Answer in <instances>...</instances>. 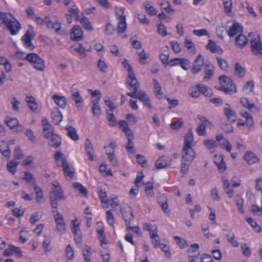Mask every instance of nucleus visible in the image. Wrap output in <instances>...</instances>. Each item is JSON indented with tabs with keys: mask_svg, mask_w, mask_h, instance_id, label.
<instances>
[{
	"mask_svg": "<svg viewBox=\"0 0 262 262\" xmlns=\"http://www.w3.org/2000/svg\"><path fill=\"white\" fill-rule=\"evenodd\" d=\"M77 21H79L80 24L82 25L83 27L89 31H92L93 27L91 24L89 20L84 16L80 17Z\"/></svg>",
	"mask_w": 262,
	"mask_h": 262,
	"instance_id": "40",
	"label": "nucleus"
},
{
	"mask_svg": "<svg viewBox=\"0 0 262 262\" xmlns=\"http://www.w3.org/2000/svg\"><path fill=\"white\" fill-rule=\"evenodd\" d=\"M225 13L230 15L232 12V1L222 0Z\"/></svg>",
	"mask_w": 262,
	"mask_h": 262,
	"instance_id": "47",
	"label": "nucleus"
},
{
	"mask_svg": "<svg viewBox=\"0 0 262 262\" xmlns=\"http://www.w3.org/2000/svg\"><path fill=\"white\" fill-rule=\"evenodd\" d=\"M195 143L193 140V136L192 132L189 130L184 136V146L186 147H192L195 146Z\"/></svg>",
	"mask_w": 262,
	"mask_h": 262,
	"instance_id": "28",
	"label": "nucleus"
},
{
	"mask_svg": "<svg viewBox=\"0 0 262 262\" xmlns=\"http://www.w3.org/2000/svg\"><path fill=\"white\" fill-rule=\"evenodd\" d=\"M224 234L228 242L233 246L236 247L238 246V243L235 239L234 234L232 231L228 230H225Z\"/></svg>",
	"mask_w": 262,
	"mask_h": 262,
	"instance_id": "32",
	"label": "nucleus"
},
{
	"mask_svg": "<svg viewBox=\"0 0 262 262\" xmlns=\"http://www.w3.org/2000/svg\"><path fill=\"white\" fill-rule=\"evenodd\" d=\"M0 22L6 25L12 35L18 34L21 29L20 23L9 14L0 12Z\"/></svg>",
	"mask_w": 262,
	"mask_h": 262,
	"instance_id": "1",
	"label": "nucleus"
},
{
	"mask_svg": "<svg viewBox=\"0 0 262 262\" xmlns=\"http://www.w3.org/2000/svg\"><path fill=\"white\" fill-rule=\"evenodd\" d=\"M153 84L154 86V93L157 98L160 99H162L163 96V93L161 91V87L156 79H153Z\"/></svg>",
	"mask_w": 262,
	"mask_h": 262,
	"instance_id": "41",
	"label": "nucleus"
},
{
	"mask_svg": "<svg viewBox=\"0 0 262 262\" xmlns=\"http://www.w3.org/2000/svg\"><path fill=\"white\" fill-rule=\"evenodd\" d=\"M199 249V246L198 244H192L188 250V254L195 255V257H198L200 254Z\"/></svg>",
	"mask_w": 262,
	"mask_h": 262,
	"instance_id": "54",
	"label": "nucleus"
},
{
	"mask_svg": "<svg viewBox=\"0 0 262 262\" xmlns=\"http://www.w3.org/2000/svg\"><path fill=\"white\" fill-rule=\"evenodd\" d=\"M216 140L219 143L220 145L227 151L230 152L232 150V146L229 142L221 134L217 135Z\"/></svg>",
	"mask_w": 262,
	"mask_h": 262,
	"instance_id": "24",
	"label": "nucleus"
},
{
	"mask_svg": "<svg viewBox=\"0 0 262 262\" xmlns=\"http://www.w3.org/2000/svg\"><path fill=\"white\" fill-rule=\"evenodd\" d=\"M204 64V58L202 55L199 54L194 60L191 71L193 74H196L200 72L202 69Z\"/></svg>",
	"mask_w": 262,
	"mask_h": 262,
	"instance_id": "20",
	"label": "nucleus"
},
{
	"mask_svg": "<svg viewBox=\"0 0 262 262\" xmlns=\"http://www.w3.org/2000/svg\"><path fill=\"white\" fill-rule=\"evenodd\" d=\"M91 251V247L88 245L85 246L82 249V254L85 262H91V258L90 253Z\"/></svg>",
	"mask_w": 262,
	"mask_h": 262,
	"instance_id": "49",
	"label": "nucleus"
},
{
	"mask_svg": "<svg viewBox=\"0 0 262 262\" xmlns=\"http://www.w3.org/2000/svg\"><path fill=\"white\" fill-rule=\"evenodd\" d=\"M213 162L221 172H224L226 169V164L224 161V157L222 155H214Z\"/></svg>",
	"mask_w": 262,
	"mask_h": 262,
	"instance_id": "21",
	"label": "nucleus"
},
{
	"mask_svg": "<svg viewBox=\"0 0 262 262\" xmlns=\"http://www.w3.org/2000/svg\"><path fill=\"white\" fill-rule=\"evenodd\" d=\"M73 186L74 188L76 190L78 191L80 194L84 196H86L87 195V190L81 184L75 182L73 184Z\"/></svg>",
	"mask_w": 262,
	"mask_h": 262,
	"instance_id": "48",
	"label": "nucleus"
},
{
	"mask_svg": "<svg viewBox=\"0 0 262 262\" xmlns=\"http://www.w3.org/2000/svg\"><path fill=\"white\" fill-rule=\"evenodd\" d=\"M19 162L15 160H10L7 162V169L12 174L14 175L16 171Z\"/></svg>",
	"mask_w": 262,
	"mask_h": 262,
	"instance_id": "43",
	"label": "nucleus"
},
{
	"mask_svg": "<svg viewBox=\"0 0 262 262\" xmlns=\"http://www.w3.org/2000/svg\"><path fill=\"white\" fill-rule=\"evenodd\" d=\"M46 25L48 28L54 29L56 33L59 35H61L65 34V31L61 27V23L59 21L53 23L50 18H47Z\"/></svg>",
	"mask_w": 262,
	"mask_h": 262,
	"instance_id": "16",
	"label": "nucleus"
},
{
	"mask_svg": "<svg viewBox=\"0 0 262 262\" xmlns=\"http://www.w3.org/2000/svg\"><path fill=\"white\" fill-rule=\"evenodd\" d=\"M53 216L56 224V230L60 234L66 232L67 228L64 220L59 212H56L53 214Z\"/></svg>",
	"mask_w": 262,
	"mask_h": 262,
	"instance_id": "11",
	"label": "nucleus"
},
{
	"mask_svg": "<svg viewBox=\"0 0 262 262\" xmlns=\"http://www.w3.org/2000/svg\"><path fill=\"white\" fill-rule=\"evenodd\" d=\"M49 139H50V140L48 143L50 146L57 148L60 146L61 139L59 136L54 134V135L51 136Z\"/></svg>",
	"mask_w": 262,
	"mask_h": 262,
	"instance_id": "34",
	"label": "nucleus"
},
{
	"mask_svg": "<svg viewBox=\"0 0 262 262\" xmlns=\"http://www.w3.org/2000/svg\"><path fill=\"white\" fill-rule=\"evenodd\" d=\"M154 184L151 182H148L145 184V192L148 197H152L154 195L152 190Z\"/></svg>",
	"mask_w": 262,
	"mask_h": 262,
	"instance_id": "55",
	"label": "nucleus"
},
{
	"mask_svg": "<svg viewBox=\"0 0 262 262\" xmlns=\"http://www.w3.org/2000/svg\"><path fill=\"white\" fill-rule=\"evenodd\" d=\"M99 198L103 207H107L109 205V201L107 197L106 192L104 190L99 189L98 191Z\"/></svg>",
	"mask_w": 262,
	"mask_h": 262,
	"instance_id": "37",
	"label": "nucleus"
},
{
	"mask_svg": "<svg viewBox=\"0 0 262 262\" xmlns=\"http://www.w3.org/2000/svg\"><path fill=\"white\" fill-rule=\"evenodd\" d=\"M158 202L164 212H169L167 199L164 195H161L158 198Z\"/></svg>",
	"mask_w": 262,
	"mask_h": 262,
	"instance_id": "39",
	"label": "nucleus"
},
{
	"mask_svg": "<svg viewBox=\"0 0 262 262\" xmlns=\"http://www.w3.org/2000/svg\"><path fill=\"white\" fill-rule=\"evenodd\" d=\"M254 86V82L251 80L247 82L243 87V92L247 94H249L253 91Z\"/></svg>",
	"mask_w": 262,
	"mask_h": 262,
	"instance_id": "57",
	"label": "nucleus"
},
{
	"mask_svg": "<svg viewBox=\"0 0 262 262\" xmlns=\"http://www.w3.org/2000/svg\"><path fill=\"white\" fill-rule=\"evenodd\" d=\"M128 214V215H127V213L123 214L127 230H133L138 236H141V231L139 226H130L129 225L130 221L134 218L133 213L129 211Z\"/></svg>",
	"mask_w": 262,
	"mask_h": 262,
	"instance_id": "12",
	"label": "nucleus"
},
{
	"mask_svg": "<svg viewBox=\"0 0 262 262\" xmlns=\"http://www.w3.org/2000/svg\"><path fill=\"white\" fill-rule=\"evenodd\" d=\"M221 90L226 94H233L236 92V88L232 80L226 76L219 78Z\"/></svg>",
	"mask_w": 262,
	"mask_h": 262,
	"instance_id": "6",
	"label": "nucleus"
},
{
	"mask_svg": "<svg viewBox=\"0 0 262 262\" xmlns=\"http://www.w3.org/2000/svg\"><path fill=\"white\" fill-rule=\"evenodd\" d=\"M118 27L117 31L118 33H124L127 28V23L126 21V19L124 18H121V19L118 20Z\"/></svg>",
	"mask_w": 262,
	"mask_h": 262,
	"instance_id": "52",
	"label": "nucleus"
},
{
	"mask_svg": "<svg viewBox=\"0 0 262 262\" xmlns=\"http://www.w3.org/2000/svg\"><path fill=\"white\" fill-rule=\"evenodd\" d=\"M80 225V222L77 219L72 220L71 222V230L74 235V240L77 245L81 246L82 236Z\"/></svg>",
	"mask_w": 262,
	"mask_h": 262,
	"instance_id": "7",
	"label": "nucleus"
},
{
	"mask_svg": "<svg viewBox=\"0 0 262 262\" xmlns=\"http://www.w3.org/2000/svg\"><path fill=\"white\" fill-rule=\"evenodd\" d=\"M125 8L123 7L117 6L115 8V12L117 20L121 19L124 18L126 19V16L124 15Z\"/></svg>",
	"mask_w": 262,
	"mask_h": 262,
	"instance_id": "51",
	"label": "nucleus"
},
{
	"mask_svg": "<svg viewBox=\"0 0 262 262\" xmlns=\"http://www.w3.org/2000/svg\"><path fill=\"white\" fill-rule=\"evenodd\" d=\"M136 99H138L139 100L144 103L146 101L147 99L149 98L148 95L144 91H139L136 92V95L135 97Z\"/></svg>",
	"mask_w": 262,
	"mask_h": 262,
	"instance_id": "60",
	"label": "nucleus"
},
{
	"mask_svg": "<svg viewBox=\"0 0 262 262\" xmlns=\"http://www.w3.org/2000/svg\"><path fill=\"white\" fill-rule=\"evenodd\" d=\"M248 42L246 36L243 34H239L235 39V43L237 48H242L245 47Z\"/></svg>",
	"mask_w": 262,
	"mask_h": 262,
	"instance_id": "33",
	"label": "nucleus"
},
{
	"mask_svg": "<svg viewBox=\"0 0 262 262\" xmlns=\"http://www.w3.org/2000/svg\"><path fill=\"white\" fill-rule=\"evenodd\" d=\"M169 64L171 67L179 65L183 70L186 71L190 66V62L186 58H176L171 59L169 61Z\"/></svg>",
	"mask_w": 262,
	"mask_h": 262,
	"instance_id": "13",
	"label": "nucleus"
},
{
	"mask_svg": "<svg viewBox=\"0 0 262 262\" xmlns=\"http://www.w3.org/2000/svg\"><path fill=\"white\" fill-rule=\"evenodd\" d=\"M25 59L35 69L39 71H43L45 68L44 61L37 54L31 53L25 56Z\"/></svg>",
	"mask_w": 262,
	"mask_h": 262,
	"instance_id": "4",
	"label": "nucleus"
},
{
	"mask_svg": "<svg viewBox=\"0 0 262 262\" xmlns=\"http://www.w3.org/2000/svg\"><path fill=\"white\" fill-rule=\"evenodd\" d=\"M0 151L3 156L5 157L9 158L10 157V151L8 146V144L6 142H2L0 145Z\"/></svg>",
	"mask_w": 262,
	"mask_h": 262,
	"instance_id": "46",
	"label": "nucleus"
},
{
	"mask_svg": "<svg viewBox=\"0 0 262 262\" xmlns=\"http://www.w3.org/2000/svg\"><path fill=\"white\" fill-rule=\"evenodd\" d=\"M171 160L169 157L162 156L158 159L155 163V167L157 169H162L169 165Z\"/></svg>",
	"mask_w": 262,
	"mask_h": 262,
	"instance_id": "23",
	"label": "nucleus"
},
{
	"mask_svg": "<svg viewBox=\"0 0 262 262\" xmlns=\"http://www.w3.org/2000/svg\"><path fill=\"white\" fill-rule=\"evenodd\" d=\"M55 160L58 166L63 167L68 164L66 160L65 155L60 151H57L55 155Z\"/></svg>",
	"mask_w": 262,
	"mask_h": 262,
	"instance_id": "26",
	"label": "nucleus"
},
{
	"mask_svg": "<svg viewBox=\"0 0 262 262\" xmlns=\"http://www.w3.org/2000/svg\"><path fill=\"white\" fill-rule=\"evenodd\" d=\"M66 257L68 260H72L74 257V251L71 246L69 244L66 249Z\"/></svg>",
	"mask_w": 262,
	"mask_h": 262,
	"instance_id": "64",
	"label": "nucleus"
},
{
	"mask_svg": "<svg viewBox=\"0 0 262 262\" xmlns=\"http://www.w3.org/2000/svg\"><path fill=\"white\" fill-rule=\"evenodd\" d=\"M58 200H59L58 198L53 197L52 194H50V204L52 208L53 209V210H52L53 214L56 213V212H58L57 211Z\"/></svg>",
	"mask_w": 262,
	"mask_h": 262,
	"instance_id": "59",
	"label": "nucleus"
},
{
	"mask_svg": "<svg viewBox=\"0 0 262 262\" xmlns=\"http://www.w3.org/2000/svg\"><path fill=\"white\" fill-rule=\"evenodd\" d=\"M143 228L144 230L149 232L150 236L152 233H157V226L155 224L144 223L143 224Z\"/></svg>",
	"mask_w": 262,
	"mask_h": 262,
	"instance_id": "44",
	"label": "nucleus"
},
{
	"mask_svg": "<svg viewBox=\"0 0 262 262\" xmlns=\"http://www.w3.org/2000/svg\"><path fill=\"white\" fill-rule=\"evenodd\" d=\"M125 149L129 155H133L135 153V150L134 149V144L133 142V139H128L127 140V143L125 145Z\"/></svg>",
	"mask_w": 262,
	"mask_h": 262,
	"instance_id": "63",
	"label": "nucleus"
},
{
	"mask_svg": "<svg viewBox=\"0 0 262 262\" xmlns=\"http://www.w3.org/2000/svg\"><path fill=\"white\" fill-rule=\"evenodd\" d=\"M204 81H208L210 80L213 76V67L211 64H205Z\"/></svg>",
	"mask_w": 262,
	"mask_h": 262,
	"instance_id": "31",
	"label": "nucleus"
},
{
	"mask_svg": "<svg viewBox=\"0 0 262 262\" xmlns=\"http://www.w3.org/2000/svg\"><path fill=\"white\" fill-rule=\"evenodd\" d=\"M235 74L239 77H244L245 75V68L238 62L235 64Z\"/></svg>",
	"mask_w": 262,
	"mask_h": 262,
	"instance_id": "53",
	"label": "nucleus"
},
{
	"mask_svg": "<svg viewBox=\"0 0 262 262\" xmlns=\"http://www.w3.org/2000/svg\"><path fill=\"white\" fill-rule=\"evenodd\" d=\"M67 130V134L68 136L74 141H77L79 139V137L77 134L76 129L73 126L66 127Z\"/></svg>",
	"mask_w": 262,
	"mask_h": 262,
	"instance_id": "45",
	"label": "nucleus"
},
{
	"mask_svg": "<svg viewBox=\"0 0 262 262\" xmlns=\"http://www.w3.org/2000/svg\"><path fill=\"white\" fill-rule=\"evenodd\" d=\"M85 149L89 159L93 161L94 160V149L90 140L87 138L84 142Z\"/></svg>",
	"mask_w": 262,
	"mask_h": 262,
	"instance_id": "25",
	"label": "nucleus"
},
{
	"mask_svg": "<svg viewBox=\"0 0 262 262\" xmlns=\"http://www.w3.org/2000/svg\"><path fill=\"white\" fill-rule=\"evenodd\" d=\"M34 38V33L32 28L29 29L25 34L22 36L21 40L24 46L28 50L32 51L35 47L32 42Z\"/></svg>",
	"mask_w": 262,
	"mask_h": 262,
	"instance_id": "9",
	"label": "nucleus"
},
{
	"mask_svg": "<svg viewBox=\"0 0 262 262\" xmlns=\"http://www.w3.org/2000/svg\"><path fill=\"white\" fill-rule=\"evenodd\" d=\"M71 94L73 99L75 102L76 107L81 110L83 107V100L80 96V93L77 89H72Z\"/></svg>",
	"mask_w": 262,
	"mask_h": 262,
	"instance_id": "17",
	"label": "nucleus"
},
{
	"mask_svg": "<svg viewBox=\"0 0 262 262\" xmlns=\"http://www.w3.org/2000/svg\"><path fill=\"white\" fill-rule=\"evenodd\" d=\"M247 222L253 228L254 230L258 233L261 231V227L258 225L257 222L252 218H247Z\"/></svg>",
	"mask_w": 262,
	"mask_h": 262,
	"instance_id": "58",
	"label": "nucleus"
},
{
	"mask_svg": "<svg viewBox=\"0 0 262 262\" xmlns=\"http://www.w3.org/2000/svg\"><path fill=\"white\" fill-rule=\"evenodd\" d=\"M62 168L64 177L67 178L72 179L74 176L73 168L70 166L69 164Z\"/></svg>",
	"mask_w": 262,
	"mask_h": 262,
	"instance_id": "50",
	"label": "nucleus"
},
{
	"mask_svg": "<svg viewBox=\"0 0 262 262\" xmlns=\"http://www.w3.org/2000/svg\"><path fill=\"white\" fill-rule=\"evenodd\" d=\"M70 38L72 40L79 41L83 38V32L79 26L75 25L71 30Z\"/></svg>",
	"mask_w": 262,
	"mask_h": 262,
	"instance_id": "15",
	"label": "nucleus"
},
{
	"mask_svg": "<svg viewBox=\"0 0 262 262\" xmlns=\"http://www.w3.org/2000/svg\"><path fill=\"white\" fill-rule=\"evenodd\" d=\"M26 101L28 103V105L30 110L34 113H37L38 104L36 102L35 99L32 96H27Z\"/></svg>",
	"mask_w": 262,
	"mask_h": 262,
	"instance_id": "35",
	"label": "nucleus"
},
{
	"mask_svg": "<svg viewBox=\"0 0 262 262\" xmlns=\"http://www.w3.org/2000/svg\"><path fill=\"white\" fill-rule=\"evenodd\" d=\"M120 128L124 133L126 137L128 139H134V136L131 129L126 121H120L119 123Z\"/></svg>",
	"mask_w": 262,
	"mask_h": 262,
	"instance_id": "22",
	"label": "nucleus"
},
{
	"mask_svg": "<svg viewBox=\"0 0 262 262\" xmlns=\"http://www.w3.org/2000/svg\"><path fill=\"white\" fill-rule=\"evenodd\" d=\"M195 157V152L192 147L183 146L182 151V161L181 171L183 173H186L189 168L192 161Z\"/></svg>",
	"mask_w": 262,
	"mask_h": 262,
	"instance_id": "2",
	"label": "nucleus"
},
{
	"mask_svg": "<svg viewBox=\"0 0 262 262\" xmlns=\"http://www.w3.org/2000/svg\"><path fill=\"white\" fill-rule=\"evenodd\" d=\"M5 121L11 129L16 128V131L17 132H23L22 126L19 124L18 121L16 118L7 117L5 118Z\"/></svg>",
	"mask_w": 262,
	"mask_h": 262,
	"instance_id": "18",
	"label": "nucleus"
},
{
	"mask_svg": "<svg viewBox=\"0 0 262 262\" xmlns=\"http://www.w3.org/2000/svg\"><path fill=\"white\" fill-rule=\"evenodd\" d=\"M184 44L185 47L187 48V50L189 52L192 54L195 53L196 49L195 45L194 43L192 41L191 39H190L188 37H186L184 39Z\"/></svg>",
	"mask_w": 262,
	"mask_h": 262,
	"instance_id": "42",
	"label": "nucleus"
},
{
	"mask_svg": "<svg viewBox=\"0 0 262 262\" xmlns=\"http://www.w3.org/2000/svg\"><path fill=\"white\" fill-rule=\"evenodd\" d=\"M250 43L252 53L258 58H262V43L260 36L258 35H254Z\"/></svg>",
	"mask_w": 262,
	"mask_h": 262,
	"instance_id": "8",
	"label": "nucleus"
},
{
	"mask_svg": "<svg viewBox=\"0 0 262 262\" xmlns=\"http://www.w3.org/2000/svg\"><path fill=\"white\" fill-rule=\"evenodd\" d=\"M196 89L199 90L200 93L203 94L205 96L210 97L212 95V92L211 89L207 86L203 84H199L195 86Z\"/></svg>",
	"mask_w": 262,
	"mask_h": 262,
	"instance_id": "36",
	"label": "nucleus"
},
{
	"mask_svg": "<svg viewBox=\"0 0 262 262\" xmlns=\"http://www.w3.org/2000/svg\"><path fill=\"white\" fill-rule=\"evenodd\" d=\"M52 99L54 103L61 108H64L67 105V99L64 96H60L58 95H54Z\"/></svg>",
	"mask_w": 262,
	"mask_h": 262,
	"instance_id": "29",
	"label": "nucleus"
},
{
	"mask_svg": "<svg viewBox=\"0 0 262 262\" xmlns=\"http://www.w3.org/2000/svg\"><path fill=\"white\" fill-rule=\"evenodd\" d=\"M144 7L146 13L150 16H154L156 14L157 11L155 8L151 6L149 2H146L144 4Z\"/></svg>",
	"mask_w": 262,
	"mask_h": 262,
	"instance_id": "56",
	"label": "nucleus"
},
{
	"mask_svg": "<svg viewBox=\"0 0 262 262\" xmlns=\"http://www.w3.org/2000/svg\"><path fill=\"white\" fill-rule=\"evenodd\" d=\"M90 49V48L89 49H85L82 44H79L77 46H74V50L83 57L85 56L86 52H89Z\"/></svg>",
	"mask_w": 262,
	"mask_h": 262,
	"instance_id": "62",
	"label": "nucleus"
},
{
	"mask_svg": "<svg viewBox=\"0 0 262 262\" xmlns=\"http://www.w3.org/2000/svg\"><path fill=\"white\" fill-rule=\"evenodd\" d=\"M89 92L91 95V102L92 103V110L93 115L99 117L101 115V110L99 106V101L101 98L100 91L98 90L93 91L89 90Z\"/></svg>",
	"mask_w": 262,
	"mask_h": 262,
	"instance_id": "3",
	"label": "nucleus"
},
{
	"mask_svg": "<svg viewBox=\"0 0 262 262\" xmlns=\"http://www.w3.org/2000/svg\"><path fill=\"white\" fill-rule=\"evenodd\" d=\"M244 159L249 165L259 162V159L252 152H247L244 156Z\"/></svg>",
	"mask_w": 262,
	"mask_h": 262,
	"instance_id": "27",
	"label": "nucleus"
},
{
	"mask_svg": "<svg viewBox=\"0 0 262 262\" xmlns=\"http://www.w3.org/2000/svg\"><path fill=\"white\" fill-rule=\"evenodd\" d=\"M51 185L52 191L50 194H52L53 197L58 198L59 200H65L66 199V196L59 182L56 181H53Z\"/></svg>",
	"mask_w": 262,
	"mask_h": 262,
	"instance_id": "10",
	"label": "nucleus"
},
{
	"mask_svg": "<svg viewBox=\"0 0 262 262\" xmlns=\"http://www.w3.org/2000/svg\"><path fill=\"white\" fill-rule=\"evenodd\" d=\"M140 84L138 81L134 73H131L128 74L126 79V86L132 92H128L126 95L132 98H134L136 95V92L138 91Z\"/></svg>",
	"mask_w": 262,
	"mask_h": 262,
	"instance_id": "5",
	"label": "nucleus"
},
{
	"mask_svg": "<svg viewBox=\"0 0 262 262\" xmlns=\"http://www.w3.org/2000/svg\"><path fill=\"white\" fill-rule=\"evenodd\" d=\"M53 122L55 124H58L62 120V115L57 108H55L51 113Z\"/></svg>",
	"mask_w": 262,
	"mask_h": 262,
	"instance_id": "38",
	"label": "nucleus"
},
{
	"mask_svg": "<svg viewBox=\"0 0 262 262\" xmlns=\"http://www.w3.org/2000/svg\"><path fill=\"white\" fill-rule=\"evenodd\" d=\"M243 28L239 23L234 22L227 31V35L230 37H233L238 33L243 32Z\"/></svg>",
	"mask_w": 262,
	"mask_h": 262,
	"instance_id": "19",
	"label": "nucleus"
},
{
	"mask_svg": "<svg viewBox=\"0 0 262 262\" xmlns=\"http://www.w3.org/2000/svg\"><path fill=\"white\" fill-rule=\"evenodd\" d=\"M241 116L246 119V124L248 126H251L253 124V121L251 115L247 112L241 113Z\"/></svg>",
	"mask_w": 262,
	"mask_h": 262,
	"instance_id": "61",
	"label": "nucleus"
},
{
	"mask_svg": "<svg viewBox=\"0 0 262 262\" xmlns=\"http://www.w3.org/2000/svg\"><path fill=\"white\" fill-rule=\"evenodd\" d=\"M224 114L229 121L234 122L236 121V116L235 113L228 104H226L224 107Z\"/></svg>",
	"mask_w": 262,
	"mask_h": 262,
	"instance_id": "30",
	"label": "nucleus"
},
{
	"mask_svg": "<svg viewBox=\"0 0 262 262\" xmlns=\"http://www.w3.org/2000/svg\"><path fill=\"white\" fill-rule=\"evenodd\" d=\"M41 125L43 129V137L48 139L54 135V129L52 125L48 122L47 119L43 118L41 120Z\"/></svg>",
	"mask_w": 262,
	"mask_h": 262,
	"instance_id": "14",
	"label": "nucleus"
}]
</instances>
